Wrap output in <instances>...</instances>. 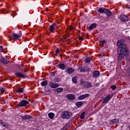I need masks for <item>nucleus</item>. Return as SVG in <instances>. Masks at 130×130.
<instances>
[{
	"mask_svg": "<svg viewBox=\"0 0 130 130\" xmlns=\"http://www.w3.org/2000/svg\"><path fill=\"white\" fill-rule=\"evenodd\" d=\"M16 14V12H14L13 14H12V16H13V15H15Z\"/></svg>",
	"mask_w": 130,
	"mask_h": 130,
	"instance_id": "42",
	"label": "nucleus"
},
{
	"mask_svg": "<svg viewBox=\"0 0 130 130\" xmlns=\"http://www.w3.org/2000/svg\"><path fill=\"white\" fill-rule=\"evenodd\" d=\"M16 92L17 93H23L24 89L22 88H19L17 90Z\"/></svg>",
	"mask_w": 130,
	"mask_h": 130,
	"instance_id": "26",
	"label": "nucleus"
},
{
	"mask_svg": "<svg viewBox=\"0 0 130 130\" xmlns=\"http://www.w3.org/2000/svg\"><path fill=\"white\" fill-rule=\"evenodd\" d=\"M4 122L3 121V120H0V124H2V125H3L4 124Z\"/></svg>",
	"mask_w": 130,
	"mask_h": 130,
	"instance_id": "38",
	"label": "nucleus"
},
{
	"mask_svg": "<svg viewBox=\"0 0 130 130\" xmlns=\"http://www.w3.org/2000/svg\"><path fill=\"white\" fill-rule=\"evenodd\" d=\"M65 72L66 73H67V74H71L75 72V69L70 68L66 70Z\"/></svg>",
	"mask_w": 130,
	"mask_h": 130,
	"instance_id": "14",
	"label": "nucleus"
},
{
	"mask_svg": "<svg viewBox=\"0 0 130 130\" xmlns=\"http://www.w3.org/2000/svg\"><path fill=\"white\" fill-rule=\"evenodd\" d=\"M20 68H21L20 67H18V70H20Z\"/></svg>",
	"mask_w": 130,
	"mask_h": 130,
	"instance_id": "43",
	"label": "nucleus"
},
{
	"mask_svg": "<svg viewBox=\"0 0 130 130\" xmlns=\"http://www.w3.org/2000/svg\"><path fill=\"white\" fill-rule=\"evenodd\" d=\"M72 81L74 84H77V78L76 77H73L72 78Z\"/></svg>",
	"mask_w": 130,
	"mask_h": 130,
	"instance_id": "31",
	"label": "nucleus"
},
{
	"mask_svg": "<svg viewBox=\"0 0 130 130\" xmlns=\"http://www.w3.org/2000/svg\"><path fill=\"white\" fill-rule=\"evenodd\" d=\"M117 45L118 46L117 59L118 61H121L122 59H124V57L127 55V47L125 44H123L120 40L117 41Z\"/></svg>",
	"mask_w": 130,
	"mask_h": 130,
	"instance_id": "1",
	"label": "nucleus"
},
{
	"mask_svg": "<svg viewBox=\"0 0 130 130\" xmlns=\"http://www.w3.org/2000/svg\"><path fill=\"white\" fill-rule=\"evenodd\" d=\"M12 36L13 38H14V40H15V39H18L20 38L21 36H22V33L20 31L19 32V34H16L13 32L12 34Z\"/></svg>",
	"mask_w": 130,
	"mask_h": 130,
	"instance_id": "7",
	"label": "nucleus"
},
{
	"mask_svg": "<svg viewBox=\"0 0 130 130\" xmlns=\"http://www.w3.org/2000/svg\"><path fill=\"white\" fill-rule=\"evenodd\" d=\"M67 98L70 100H75V95L73 94H69L67 95Z\"/></svg>",
	"mask_w": 130,
	"mask_h": 130,
	"instance_id": "13",
	"label": "nucleus"
},
{
	"mask_svg": "<svg viewBox=\"0 0 130 130\" xmlns=\"http://www.w3.org/2000/svg\"><path fill=\"white\" fill-rule=\"evenodd\" d=\"M2 125L4 127H7V128L9 127V124H8V123L4 122L3 123V125Z\"/></svg>",
	"mask_w": 130,
	"mask_h": 130,
	"instance_id": "32",
	"label": "nucleus"
},
{
	"mask_svg": "<svg viewBox=\"0 0 130 130\" xmlns=\"http://www.w3.org/2000/svg\"><path fill=\"white\" fill-rule=\"evenodd\" d=\"M106 10V8H100L98 10V12L99 13H101V14H105V10Z\"/></svg>",
	"mask_w": 130,
	"mask_h": 130,
	"instance_id": "19",
	"label": "nucleus"
},
{
	"mask_svg": "<svg viewBox=\"0 0 130 130\" xmlns=\"http://www.w3.org/2000/svg\"><path fill=\"white\" fill-rule=\"evenodd\" d=\"M113 97V94H107L106 96L104 99L103 103H105V104H106V103H108L109 102V100L111 99Z\"/></svg>",
	"mask_w": 130,
	"mask_h": 130,
	"instance_id": "4",
	"label": "nucleus"
},
{
	"mask_svg": "<svg viewBox=\"0 0 130 130\" xmlns=\"http://www.w3.org/2000/svg\"><path fill=\"white\" fill-rule=\"evenodd\" d=\"M46 11H48V9H47V8H46Z\"/></svg>",
	"mask_w": 130,
	"mask_h": 130,
	"instance_id": "44",
	"label": "nucleus"
},
{
	"mask_svg": "<svg viewBox=\"0 0 130 130\" xmlns=\"http://www.w3.org/2000/svg\"><path fill=\"white\" fill-rule=\"evenodd\" d=\"M86 70L88 71V72H90L91 71V70H90L89 68H86Z\"/></svg>",
	"mask_w": 130,
	"mask_h": 130,
	"instance_id": "41",
	"label": "nucleus"
},
{
	"mask_svg": "<svg viewBox=\"0 0 130 130\" xmlns=\"http://www.w3.org/2000/svg\"><path fill=\"white\" fill-rule=\"evenodd\" d=\"M28 104H29V102L23 100L19 102V104L17 105V108L23 107L24 106H26V105H28Z\"/></svg>",
	"mask_w": 130,
	"mask_h": 130,
	"instance_id": "3",
	"label": "nucleus"
},
{
	"mask_svg": "<svg viewBox=\"0 0 130 130\" xmlns=\"http://www.w3.org/2000/svg\"><path fill=\"white\" fill-rule=\"evenodd\" d=\"M58 67L61 70H66V68H67V66H66L63 63L59 64Z\"/></svg>",
	"mask_w": 130,
	"mask_h": 130,
	"instance_id": "20",
	"label": "nucleus"
},
{
	"mask_svg": "<svg viewBox=\"0 0 130 130\" xmlns=\"http://www.w3.org/2000/svg\"><path fill=\"white\" fill-rule=\"evenodd\" d=\"M85 112H83L81 115H80V118L81 119H84V118H85Z\"/></svg>",
	"mask_w": 130,
	"mask_h": 130,
	"instance_id": "29",
	"label": "nucleus"
},
{
	"mask_svg": "<svg viewBox=\"0 0 130 130\" xmlns=\"http://www.w3.org/2000/svg\"><path fill=\"white\" fill-rule=\"evenodd\" d=\"M55 73H54V72H51L50 73V75L51 76H54V74H55Z\"/></svg>",
	"mask_w": 130,
	"mask_h": 130,
	"instance_id": "39",
	"label": "nucleus"
},
{
	"mask_svg": "<svg viewBox=\"0 0 130 130\" xmlns=\"http://www.w3.org/2000/svg\"><path fill=\"white\" fill-rule=\"evenodd\" d=\"M120 20L122 22H127L128 21V17L126 16V15H122L120 16Z\"/></svg>",
	"mask_w": 130,
	"mask_h": 130,
	"instance_id": "9",
	"label": "nucleus"
},
{
	"mask_svg": "<svg viewBox=\"0 0 130 130\" xmlns=\"http://www.w3.org/2000/svg\"><path fill=\"white\" fill-rule=\"evenodd\" d=\"M90 61H91V57H88L85 58L86 63H89V62H90Z\"/></svg>",
	"mask_w": 130,
	"mask_h": 130,
	"instance_id": "27",
	"label": "nucleus"
},
{
	"mask_svg": "<svg viewBox=\"0 0 130 130\" xmlns=\"http://www.w3.org/2000/svg\"><path fill=\"white\" fill-rule=\"evenodd\" d=\"M111 123L114 124V123H117L118 122V119H114L111 121Z\"/></svg>",
	"mask_w": 130,
	"mask_h": 130,
	"instance_id": "25",
	"label": "nucleus"
},
{
	"mask_svg": "<svg viewBox=\"0 0 130 130\" xmlns=\"http://www.w3.org/2000/svg\"><path fill=\"white\" fill-rule=\"evenodd\" d=\"M79 40L82 41L83 40V38L82 37H79Z\"/></svg>",
	"mask_w": 130,
	"mask_h": 130,
	"instance_id": "40",
	"label": "nucleus"
},
{
	"mask_svg": "<svg viewBox=\"0 0 130 130\" xmlns=\"http://www.w3.org/2000/svg\"><path fill=\"white\" fill-rule=\"evenodd\" d=\"M55 82H59V80H58V78H55L53 80Z\"/></svg>",
	"mask_w": 130,
	"mask_h": 130,
	"instance_id": "35",
	"label": "nucleus"
},
{
	"mask_svg": "<svg viewBox=\"0 0 130 130\" xmlns=\"http://www.w3.org/2000/svg\"><path fill=\"white\" fill-rule=\"evenodd\" d=\"M63 91V88H57V92H58L59 93H61Z\"/></svg>",
	"mask_w": 130,
	"mask_h": 130,
	"instance_id": "30",
	"label": "nucleus"
},
{
	"mask_svg": "<svg viewBox=\"0 0 130 130\" xmlns=\"http://www.w3.org/2000/svg\"><path fill=\"white\" fill-rule=\"evenodd\" d=\"M99 43L100 46H103V45H104V44H105V43H106V40L100 41L99 42Z\"/></svg>",
	"mask_w": 130,
	"mask_h": 130,
	"instance_id": "21",
	"label": "nucleus"
},
{
	"mask_svg": "<svg viewBox=\"0 0 130 130\" xmlns=\"http://www.w3.org/2000/svg\"><path fill=\"white\" fill-rule=\"evenodd\" d=\"M105 14H106L108 17H110V16H112V13L110 11V10L107 9H106Z\"/></svg>",
	"mask_w": 130,
	"mask_h": 130,
	"instance_id": "15",
	"label": "nucleus"
},
{
	"mask_svg": "<svg viewBox=\"0 0 130 130\" xmlns=\"http://www.w3.org/2000/svg\"><path fill=\"white\" fill-rule=\"evenodd\" d=\"M82 85L83 87H86V88H91L92 87V84L89 82H82Z\"/></svg>",
	"mask_w": 130,
	"mask_h": 130,
	"instance_id": "8",
	"label": "nucleus"
},
{
	"mask_svg": "<svg viewBox=\"0 0 130 130\" xmlns=\"http://www.w3.org/2000/svg\"><path fill=\"white\" fill-rule=\"evenodd\" d=\"M1 62L3 63V64H8V63H9V61L6 60L5 58H1Z\"/></svg>",
	"mask_w": 130,
	"mask_h": 130,
	"instance_id": "17",
	"label": "nucleus"
},
{
	"mask_svg": "<svg viewBox=\"0 0 130 130\" xmlns=\"http://www.w3.org/2000/svg\"><path fill=\"white\" fill-rule=\"evenodd\" d=\"M89 96H90V94L89 93L82 94L78 97V99L79 100H83V99H85V98H87V97H89Z\"/></svg>",
	"mask_w": 130,
	"mask_h": 130,
	"instance_id": "10",
	"label": "nucleus"
},
{
	"mask_svg": "<svg viewBox=\"0 0 130 130\" xmlns=\"http://www.w3.org/2000/svg\"><path fill=\"white\" fill-rule=\"evenodd\" d=\"M79 72L80 73H85V72H86V70L80 68H79Z\"/></svg>",
	"mask_w": 130,
	"mask_h": 130,
	"instance_id": "33",
	"label": "nucleus"
},
{
	"mask_svg": "<svg viewBox=\"0 0 130 130\" xmlns=\"http://www.w3.org/2000/svg\"><path fill=\"white\" fill-rule=\"evenodd\" d=\"M76 106H78V107H81L83 105V102H78L76 103Z\"/></svg>",
	"mask_w": 130,
	"mask_h": 130,
	"instance_id": "22",
	"label": "nucleus"
},
{
	"mask_svg": "<svg viewBox=\"0 0 130 130\" xmlns=\"http://www.w3.org/2000/svg\"><path fill=\"white\" fill-rule=\"evenodd\" d=\"M48 117H49V118H50L51 119H52V118H53V116H54V113H49L48 114Z\"/></svg>",
	"mask_w": 130,
	"mask_h": 130,
	"instance_id": "24",
	"label": "nucleus"
},
{
	"mask_svg": "<svg viewBox=\"0 0 130 130\" xmlns=\"http://www.w3.org/2000/svg\"><path fill=\"white\" fill-rule=\"evenodd\" d=\"M47 84H48L47 80H46L45 81H43L42 82H41V85L43 87H45V86H47Z\"/></svg>",
	"mask_w": 130,
	"mask_h": 130,
	"instance_id": "23",
	"label": "nucleus"
},
{
	"mask_svg": "<svg viewBox=\"0 0 130 130\" xmlns=\"http://www.w3.org/2000/svg\"><path fill=\"white\" fill-rule=\"evenodd\" d=\"M61 115L63 119H69V118H71V116H73V113L70 111H64L61 113Z\"/></svg>",
	"mask_w": 130,
	"mask_h": 130,
	"instance_id": "2",
	"label": "nucleus"
},
{
	"mask_svg": "<svg viewBox=\"0 0 130 130\" xmlns=\"http://www.w3.org/2000/svg\"><path fill=\"white\" fill-rule=\"evenodd\" d=\"M55 52H56V53L57 54H58V53H59V49H57L56 50V51H55Z\"/></svg>",
	"mask_w": 130,
	"mask_h": 130,
	"instance_id": "36",
	"label": "nucleus"
},
{
	"mask_svg": "<svg viewBox=\"0 0 130 130\" xmlns=\"http://www.w3.org/2000/svg\"><path fill=\"white\" fill-rule=\"evenodd\" d=\"M26 72H27L26 70H24V72L26 73Z\"/></svg>",
	"mask_w": 130,
	"mask_h": 130,
	"instance_id": "45",
	"label": "nucleus"
},
{
	"mask_svg": "<svg viewBox=\"0 0 130 130\" xmlns=\"http://www.w3.org/2000/svg\"><path fill=\"white\" fill-rule=\"evenodd\" d=\"M57 28V25L56 23H54L52 25H51L49 28V30L50 32H53L55 29Z\"/></svg>",
	"mask_w": 130,
	"mask_h": 130,
	"instance_id": "5",
	"label": "nucleus"
},
{
	"mask_svg": "<svg viewBox=\"0 0 130 130\" xmlns=\"http://www.w3.org/2000/svg\"><path fill=\"white\" fill-rule=\"evenodd\" d=\"M5 91H6V89L4 87H0V93L1 94H4L5 93Z\"/></svg>",
	"mask_w": 130,
	"mask_h": 130,
	"instance_id": "28",
	"label": "nucleus"
},
{
	"mask_svg": "<svg viewBox=\"0 0 130 130\" xmlns=\"http://www.w3.org/2000/svg\"><path fill=\"white\" fill-rule=\"evenodd\" d=\"M49 86L51 87L52 88H57L59 86L57 83H53V82H49Z\"/></svg>",
	"mask_w": 130,
	"mask_h": 130,
	"instance_id": "11",
	"label": "nucleus"
},
{
	"mask_svg": "<svg viewBox=\"0 0 130 130\" xmlns=\"http://www.w3.org/2000/svg\"><path fill=\"white\" fill-rule=\"evenodd\" d=\"M96 26H97V24L96 23H92V24H91V25H90L88 27V29L89 30H93V29H94V28H96Z\"/></svg>",
	"mask_w": 130,
	"mask_h": 130,
	"instance_id": "18",
	"label": "nucleus"
},
{
	"mask_svg": "<svg viewBox=\"0 0 130 130\" xmlns=\"http://www.w3.org/2000/svg\"><path fill=\"white\" fill-rule=\"evenodd\" d=\"M111 88L112 90H115L116 89V86L113 85L111 86Z\"/></svg>",
	"mask_w": 130,
	"mask_h": 130,
	"instance_id": "34",
	"label": "nucleus"
},
{
	"mask_svg": "<svg viewBox=\"0 0 130 130\" xmlns=\"http://www.w3.org/2000/svg\"><path fill=\"white\" fill-rule=\"evenodd\" d=\"M3 51V46H0V52H2Z\"/></svg>",
	"mask_w": 130,
	"mask_h": 130,
	"instance_id": "37",
	"label": "nucleus"
},
{
	"mask_svg": "<svg viewBox=\"0 0 130 130\" xmlns=\"http://www.w3.org/2000/svg\"><path fill=\"white\" fill-rule=\"evenodd\" d=\"M32 117L29 115H25L24 116H21V119L27 120V119H31Z\"/></svg>",
	"mask_w": 130,
	"mask_h": 130,
	"instance_id": "16",
	"label": "nucleus"
},
{
	"mask_svg": "<svg viewBox=\"0 0 130 130\" xmlns=\"http://www.w3.org/2000/svg\"><path fill=\"white\" fill-rule=\"evenodd\" d=\"M15 75V76L19 77V78H21V79H25V78H27V76L26 75L23 74L21 72H16Z\"/></svg>",
	"mask_w": 130,
	"mask_h": 130,
	"instance_id": "6",
	"label": "nucleus"
},
{
	"mask_svg": "<svg viewBox=\"0 0 130 130\" xmlns=\"http://www.w3.org/2000/svg\"><path fill=\"white\" fill-rule=\"evenodd\" d=\"M129 41H130V38L128 39Z\"/></svg>",
	"mask_w": 130,
	"mask_h": 130,
	"instance_id": "46",
	"label": "nucleus"
},
{
	"mask_svg": "<svg viewBox=\"0 0 130 130\" xmlns=\"http://www.w3.org/2000/svg\"><path fill=\"white\" fill-rule=\"evenodd\" d=\"M100 75V72L99 71H94L93 72V78H98Z\"/></svg>",
	"mask_w": 130,
	"mask_h": 130,
	"instance_id": "12",
	"label": "nucleus"
}]
</instances>
